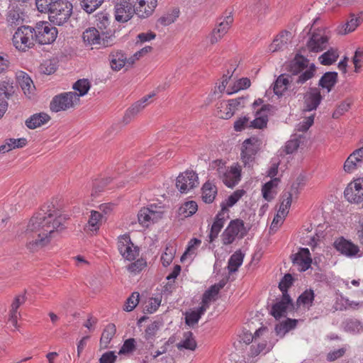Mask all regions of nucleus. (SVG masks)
Returning <instances> with one entry per match:
<instances>
[{
    "instance_id": "1",
    "label": "nucleus",
    "mask_w": 363,
    "mask_h": 363,
    "mask_svg": "<svg viewBox=\"0 0 363 363\" xmlns=\"http://www.w3.org/2000/svg\"><path fill=\"white\" fill-rule=\"evenodd\" d=\"M65 215L54 209V206H44L29 220L27 228L19 236L26 240V247L35 252L49 243L55 232L64 229Z\"/></svg>"
},
{
    "instance_id": "2",
    "label": "nucleus",
    "mask_w": 363,
    "mask_h": 363,
    "mask_svg": "<svg viewBox=\"0 0 363 363\" xmlns=\"http://www.w3.org/2000/svg\"><path fill=\"white\" fill-rule=\"evenodd\" d=\"M315 66L311 64L309 69L306 70L297 77H293L286 74H281L274 83L273 90L276 95L281 96L285 90L295 84H303L310 79L313 78L315 73Z\"/></svg>"
},
{
    "instance_id": "3",
    "label": "nucleus",
    "mask_w": 363,
    "mask_h": 363,
    "mask_svg": "<svg viewBox=\"0 0 363 363\" xmlns=\"http://www.w3.org/2000/svg\"><path fill=\"white\" fill-rule=\"evenodd\" d=\"M96 27H92V45L95 49L107 48L113 45L112 35H108L104 30L108 26V18L106 14L100 13L95 16Z\"/></svg>"
},
{
    "instance_id": "4",
    "label": "nucleus",
    "mask_w": 363,
    "mask_h": 363,
    "mask_svg": "<svg viewBox=\"0 0 363 363\" xmlns=\"http://www.w3.org/2000/svg\"><path fill=\"white\" fill-rule=\"evenodd\" d=\"M72 4L67 0H58L46 12L49 21L54 25L62 26L69 19L72 13Z\"/></svg>"
},
{
    "instance_id": "5",
    "label": "nucleus",
    "mask_w": 363,
    "mask_h": 363,
    "mask_svg": "<svg viewBox=\"0 0 363 363\" xmlns=\"http://www.w3.org/2000/svg\"><path fill=\"white\" fill-rule=\"evenodd\" d=\"M13 43L19 50L26 51L34 45L35 35L30 26L19 27L13 35Z\"/></svg>"
},
{
    "instance_id": "6",
    "label": "nucleus",
    "mask_w": 363,
    "mask_h": 363,
    "mask_svg": "<svg viewBox=\"0 0 363 363\" xmlns=\"http://www.w3.org/2000/svg\"><path fill=\"white\" fill-rule=\"evenodd\" d=\"M33 29L35 40L41 45L53 43L57 35V30L50 23L41 21L36 24Z\"/></svg>"
},
{
    "instance_id": "7",
    "label": "nucleus",
    "mask_w": 363,
    "mask_h": 363,
    "mask_svg": "<svg viewBox=\"0 0 363 363\" xmlns=\"http://www.w3.org/2000/svg\"><path fill=\"white\" fill-rule=\"evenodd\" d=\"M260 140L255 137L246 139L242 144L241 160L246 167H252L255 162V156L259 150Z\"/></svg>"
},
{
    "instance_id": "8",
    "label": "nucleus",
    "mask_w": 363,
    "mask_h": 363,
    "mask_svg": "<svg viewBox=\"0 0 363 363\" xmlns=\"http://www.w3.org/2000/svg\"><path fill=\"white\" fill-rule=\"evenodd\" d=\"M77 103V96L72 91L65 92L52 98L50 108L53 112H59L72 108Z\"/></svg>"
},
{
    "instance_id": "9",
    "label": "nucleus",
    "mask_w": 363,
    "mask_h": 363,
    "mask_svg": "<svg viewBox=\"0 0 363 363\" xmlns=\"http://www.w3.org/2000/svg\"><path fill=\"white\" fill-rule=\"evenodd\" d=\"M329 38L325 30H315L307 41L306 47L310 52H322L328 48Z\"/></svg>"
},
{
    "instance_id": "10",
    "label": "nucleus",
    "mask_w": 363,
    "mask_h": 363,
    "mask_svg": "<svg viewBox=\"0 0 363 363\" xmlns=\"http://www.w3.org/2000/svg\"><path fill=\"white\" fill-rule=\"evenodd\" d=\"M345 199L350 203H359L363 201V178L351 182L344 191Z\"/></svg>"
},
{
    "instance_id": "11",
    "label": "nucleus",
    "mask_w": 363,
    "mask_h": 363,
    "mask_svg": "<svg viewBox=\"0 0 363 363\" xmlns=\"http://www.w3.org/2000/svg\"><path fill=\"white\" fill-rule=\"evenodd\" d=\"M135 6L131 0H116L115 5V19L121 23L129 21L135 13Z\"/></svg>"
},
{
    "instance_id": "12",
    "label": "nucleus",
    "mask_w": 363,
    "mask_h": 363,
    "mask_svg": "<svg viewBox=\"0 0 363 363\" xmlns=\"http://www.w3.org/2000/svg\"><path fill=\"white\" fill-rule=\"evenodd\" d=\"M118 249L121 255L128 260H133L138 255L139 250L131 242L128 235H123L118 238Z\"/></svg>"
},
{
    "instance_id": "13",
    "label": "nucleus",
    "mask_w": 363,
    "mask_h": 363,
    "mask_svg": "<svg viewBox=\"0 0 363 363\" xmlns=\"http://www.w3.org/2000/svg\"><path fill=\"white\" fill-rule=\"evenodd\" d=\"M198 184V176L193 171H186L180 174L176 180V186L181 193H186Z\"/></svg>"
},
{
    "instance_id": "14",
    "label": "nucleus",
    "mask_w": 363,
    "mask_h": 363,
    "mask_svg": "<svg viewBox=\"0 0 363 363\" xmlns=\"http://www.w3.org/2000/svg\"><path fill=\"white\" fill-rule=\"evenodd\" d=\"M162 216L161 207L157 209L156 206L151 204L150 207L143 208L139 211L138 218L141 225L147 226L150 221L156 222L162 218Z\"/></svg>"
},
{
    "instance_id": "15",
    "label": "nucleus",
    "mask_w": 363,
    "mask_h": 363,
    "mask_svg": "<svg viewBox=\"0 0 363 363\" xmlns=\"http://www.w3.org/2000/svg\"><path fill=\"white\" fill-rule=\"evenodd\" d=\"M155 95V93L150 94L132 104V106L126 110L123 118V123L127 125L135 119L138 114L147 106L148 100L152 98Z\"/></svg>"
},
{
    "instance_id": "16",
    "label": "nucleus",
    "mask_w": 363,
    "mask_h": 363,
    "mask_svg": "<svg viewBox=\"0 0 363 363\" xmlns=\"http://www.w3.org/2000/svg\"><path fill=\"white\" fill-rule=\"evenodd\" d=\"M294 309V303L292 299L288 293L282 294L281 299L272 305L270 310V314L277 320L285 316L288 309Z\"/></svg>"
},
{
    "instance_id": "17",
    "label": "nucleus",
    "mask_w": 363,
    "mask_h": 363,
    "mask_svg": "<svg viewBox=\"0 0 363 363\" xmlns=\"http://www.w3.org/2000/svg\"><path fill=\"white\" fill-rule=\"evenodd\" d=\"M97 208L99 210H92V235L96 233L100 227L106 223V215L111 211V208L107 203L101 204Z\"/></svg>"
},
{
    "instance_id": "18",
    "label": "nucleus",
    "mask_w": 363,
    "mask_h": 363,
    "mask_svg": "<svg viewBox=\"0 0 363 363\" xmlns=\"http://www.w3.org/2000/svg\"><path fill=\"white\" fill-rule=\"evenodd\" d=\"M320 91L318 88L311 87L305 94L304 99V111H311L315 110L322 101Z\"/></svg>"
},
{
    "instance_id": "19",
    "label": "nucleus",
    "mask_w": 363,
    "mask_h": 363,
    "mask_svg": "<svg viewBox=\"0 0 363 363\" xmlns=\"http://www.w3.org/2000/svg\"><path fill=\"white\" fill-rule=\"evenodd\" d=\"M25 17L26 13L23 5L13 4L9 7L6 21L10 26L22 24L24 22Z\"/></svg>"
},
{
    "instance_id": "20",
    "label": "nucleus",
    "mask_w": 363,
    "mask_h": 363,
    "mask_svg": "<svg viewBox=\"0 0 363 363\" xmlns=\"http://www.w3.org/2000/svg\"><path fill=\"white\" fill-rule=\"evenodd\" d=\"M294 264L298 267V270L305 272L311 267L312 259L308 248H300L299 251L291 255Z\"/></svg>"
},
{
    "instance_id": "21",
    "label": "nucleus",
    "mask_w": 363,
    "mask_h": 363,
    "mask_svg": "<svg viewBox=\"0 0 363 363\" xmlns=\"http://www.w3.org/2000/svg\"><path fill=\"white\" fill-rule=\"evenodd\" d=\"M334 247L337 251L347 257L354 256L359 251L357 245L342 237L335 241Z\"/></svg>"
},
{
    "instance_id": "22",
    "label": "nucleus",
    "mask_w": 363,
    "mask_h": 363,
    "mask_svg": "<svg viewBox=\"0 0 363 363\" xmlns=\"http://www.w3.org/2000/svg\"><path fill=\"white\" fill-rule=\"evenodd\" d=\"M308 60L303 56L296 54L294 60H292L289 65V72L290 76L293 77H297L303 73L306 70L308 69Z\"/></svg>"
},
{
    "instance_id": "23",
    "label": "nucleus",
    "mask_w": 363,
    "mask_h": 363,
    "mask_svg": "<svg viewBox=\"0 0 363 363\" xmlns=\"http://www.w3.org/2000/svg\"><path fill=\"white\" fill-rule=\"evenodd\" d=\"M157 6V0H140L138 6L135 8V13L140 18H145L152 15Z\"/></svg>"
},
{
    "instance_id": "24",
    "label": "nucleus",
    "mask_w": 363,
    "mask_h": 363,
    "mask_svg": "<svg viewBox=\"0 0 363 363\" xmlns=\"http://www.w3.org/2000/svg\"><path fill=\"white\" fill-rule=\"evenodd\" d=\"M291 35V34L289 31L281 32L269 45V51L274 52L286 48L290 42Z\"/></svg>"
},
{
    "instance_id": "25",
    "label": "nucleus",
    "mask_w": 363,
    "mask_h": 363,
    "mask_svg": "<svg viewBox=\"0 0 363 363\" xmlns=\"http://www.w3.org/2000/svg\"><path fill=\"white\" fill-rule=\"evenodd\" d=\"M220 177L228 187L233 188L240 180V170L236 167L231 168L230 171L225 169Z\"/></svg>"
},
{
    "instance_id": "26",
    "label": "nucleus",
    "mask_w": 363,
    "mask_h": 363,
    "mask_svg": "<svg viewBox=\"0 0 363 363\" xmlns=\"http://www.w3.org/2000/svg\"><path fill=\"white\" fill-rule=\"evenodd\" d=\"M50 116L45 113H35L26 121V125L29 129H35L48 123Z\"/></svg>"
},
{
    "instance_id": "27",
    "label": "nucleus",
    "mask_w": 363,
    "mask_h": 363,
    "mask_svg": "<svg viewBox=\"0 0 363 363\" xmlns=\"http://www.w3.org/2000/svg\"><path fill=\"white\" fill-rule=\"evenodd\" d=\"M109 60L112 69L118 71L125 66L126 55L121 50L113 51L109 55Z\"/></svg>"
},
{
    "instance_id": "28",
    "label": "nucleus",
    "mask_w": 363,
    "mask_h": 363,
    "mask_svg": "<svg viewBox=\"0 0 363 363\" xmlns=\"http://www.w3.org/2000/svg\"><path fill=\"white\" fill-rule=\"evenodd\" d=\"M27 143L28 140L25 138L6 139L5 143L0 146V153H5L16 148H22L25 147Z\"/></svg>"
},
{
    "instance_id": "29",
    "label": "nucleus",
    "mask_w": 363,
    "mask_h": 363,
    "mask_svg": "<svg viewBox=\"0 0 363 363\" xmlns=\"http://www.w3.org/2000/svg\"><path fill=\"white\" fill-rule=\"evenodd\" d=\"M337 82V72H325L319 80L318 85L322 88H325L328 91H330L332 88Z\"/></svg>"
},
{
    "instance_id": "30",
    "label": "nucleus",
    "mask_w": 363,
    "mask_h": 363,
    "mask_svg": "<svg viewBox=\"0 0 363 363\" xmlns=\"http://www.w3.org/2000/svg\"><path fill=\"white\" fill-rule=\"evenodd\" d=\"M362 21V18H359V13L358 16H356L354 14H350L349 19L342 26V30H339V33L345 35L354 31Z\"/></svg>"
},
{
    "instance_id": "31",
    "label": "nucleus",
    "mask_w": 363,
    "mask_h": 363,
    "mask_svg": "<svg viewBox=\"0 0 363 363\" xmlns=\"http://www.w3.org/2000/svg\"><path fill=\"white\" fill-rule=\"evenodd\" d=\"M244 254L240 250L235 251L230 257L228 262V269L229 273H234L238 271L240 266L242 265Z\"/></svg>"
},
{
    "instance_id": "32",
    "label": "nucleus",
    "mask_w": 363,
    "mask_h": 363,
    "mask_svg": "<svg viewBox=\"0 0 363 363\" xmlns=\"http://www.w3.org/2000/svg\"><path fill=\"white\" fill-rule=\"evenodd\" d=\"M217 194V188L209 182H206L202 187V199L206 203H212Z\"/></svg>"
},
{
    "instance_id": "33",
    "label": "nucleus",
    "mask_w": 363,
    "mask_h": 363,
    "mask_svg": "<svg viewBox=\"0 0 363 363\" xmlns=\"http://www.w3.org/2000/svg\"><path fill=\"white\" fill-rule=\"evenodd\" d=\"M271 107L270 105H264L259 111L257 112V116L260 115L259 116H257L255 119L250 121L249 127L253 128H259L262 129L267 126L268 118L267 116H262L261 115L262 111H264L266 110H269Z\"/></svg>"
},
{
    "instance_id": "34",
    "label": "nucleus",
    "mask_w": 363,
    "mask_h": 363,
    "mask_svg": "<svg viewBox=\"0 0 363 363\" xmlns=\"http://www.w3.org/2000/svg\"><path fill=\"white\" fill-rule=\"evenodd\" d=\"M116 333V325L113 323L108 324L104 330L101 339L100 345L101 347L106 348L113 336Z\"/></svg>"
},
{
    "instance_id": "35",
    "label": "nucleus",
    "mask_w": 363,
    "mask_h": 363,
    "mask_svg": "<svg viewBox=\"0 0 363 363\" xmlns=\"http://www.w3.org/2000/svg\"><path fill=\"white\" fill-rule=\"evenodd\" d=\"M90 83L87 79H81L77 80L72 86L73 89L76 91H72L77 96V101H79V97L84 96L90 89Z\"/></svg>"
},
{
    "instance_id": "36",
    "label": "nucleus",
    "mask_w": 363,
    "mask_h": 363,
    "mask_svg": "<svg viewBox=\"0 0 363 363\" xmlns=\"http://www.w3.org/2000/svg\"><path fill=\"white\" fill-rule=\"evenodd\" d=\"M184 340L177 345L179 350L186 349L189 350H195L196 348V342L193 336V333L191 331L184 333Z\"/></svg>"
},
{
    "instance_id": "37",
    "label": "nucleus",
    "mask_w": 363,
    "mask_h": 363,
    "mask_svg": "<svg viewBox=\"0 0 363 363\" xmlns=\"http://www.w3.org/2000/svg\"><path fill=\"white\" fill-rule=\"evenodd\" d=\"M228 228L236 237L240 233V238H242L247 233V230L245 229L244 225V222L240 219L231 220L228 225Z\"/></svg>"
},
{
    "instance_id": "38",
    "label": "nucleus",
    "mask_w": 363,
    "mask_h": 363,
    "mask_svg": "<svg viewBox=\"0 0 363 363\" xmlns=\"http://www.w3.org/2000/svg\"><path fill=\"white\" fill-rule=\"evenodd\" d=\"M111 182V178L97 177L92 181V196L99 195L102 192L105 187Z\"/></svg>"
},
{
    "instance_id": "39",
    "label": "nucleus",
    "mask_w": 363,
    "mask_h": 363,
    "mask_svg": "<svg viewBox=\"0 0 363 363\" xmlns=\"http://www.w3.org/2000/svg\"><path fill=\"white\" fill-rule=\"evenodd\" d=\"M338 57L337 49L331 48L319 57V60L323 65H330L334 63Z\"/></svg>"
},
{
    "instance_id": "40",
    "label": "nucleus",
    "mask_w": 363,
    "mask_h": 363,
    "mask_svg": "<svg viewBox=\"0 0 363 363\" xmlns=\"http://www.w3.org/2000/svg\"><path fill=\"white\" fill-rule=\"evenodd\" d=\"M198 210V205L194 201L185 202L179 208V213L185 218L194 215Z\"/></svg>"
},
{
    "instance_id": "41",
    "label": "nucleus",
    "mask_w": 363,
    "mask_h": 363,
    "mask_svg": "<svg viewBox=\"0 0 363 363\" xmlns=\"http://www.w3.org/2000/svg\"><path fill=\"white\" fill-rule=\"evenodd\" d=\"M18 83L25 94H30L32 93L34 85L32 79L28 74H26L24 72H21L18 76Z\"/></svg>"
},
{
    "instance_id": "42",
    "label": "nucleus",
    "mask_w": 363,
    "mask_h": 363,
    "mask_svg": "<svg viewBox=\"0 0 363 363\" xmlns=\"http://www.w3.org/2000/svg\"><path fill=\"white\" fill-rule=\"evenodd\" d=\"M230 105H231L230 100L223 101L220 103L218 106L220 118L223 119H229L234 115V111Z\"/></svg>"
},
{
    "instance_id": "43",
    "label": "nucleus",
    "mask_w": 363,
    "mask_h": 363,
    "mask_svg": "<svg viewBox=\"0 0 363 363\" xmlns=\"http://www.w3.org/2000/svg\"><path fill=\"white\" fill-rule=\"evenodd\" d=\"M279 182V179L278 178H274L269 182L264 184V185L262 186V195L265 200L270 201L272 199H273L274 196L272 194V189L274 187H276Z\"/></svg>"
},
{
    "instance_id": "44",
    "label": "nucleus",
    "mask_w": 363,
    "mask_h": 363,
    "mask_svg": "<svg viewBox=\"0 0 363 363\" xmlns=\"http://www.w3.org/2000/svg\"><path fill=\"white\" fill-rule=\"evenodd\" d=\"M233 22V18L231 15H229L226 16L223 21L220 22L218 26L214 28L213 30L218 34H220L221 37H223L225 33H227Z\"/></svg>"
},
{
    "instance_id": "45",
    "label": "nucleus",
    "mask_w": 363,
    "mask_h": 363,
    "mask_svg": "<svg viewBox=\"0 0 363 363\" xmlns=\"http://www.w3.org/2000/svg\"><path fill=\"white\" fill-rule=\"evenodd\" d=\"M282 201L281 203L279 212L284 216H286L289 213V208L292 201V195L290 192H283L281 195Z\"/></svg>"
},
{
    "instance_id": "46",
    "label": "nucleus",
    "mask_w": 363,
    "mask_h": 363,
    "mask_svg": "<svg viewBox=\"0 0 363 363\" xmlns=\"http://www.w3.org/2000/svg\"><path fill=\"white\" fill-rule=\"evenodd\" d=\"M179 10L177 8L173 9L171 13H167L160 17L158 21L164 26H167L174 23L179 17Z\"/></svg>"
},
{
    "instance_id": "47",
    "label": "nucleus",
    "mask_w": 363,
    "mask_h": 363,
    "mask_svg": "<svg viewBox=\"0 0 363 363\" xmlns=\"http://www.w3.org/2000/svg\"><path fill=\"white\" fill-rule=\"evenodd\" d=\"M250 79L247 77L241 78L235 82L233 87L228 89L227 94L230 95L241 89H247L250 86Z\"/></svg>"
},
{
    "instance_id": "48",
    "label": "nucleus",
    "mask_w": 363,
    "mask_h": 363,
    "mask_svg": "<svg viewBox=\"0 0 363 363\" xmlns=\"http://www.w3.org/2000/svg\"><path fill=\"white\" fill-rule=\"evenodd\" d=\"M345 328L347 331L354 333H360L363 332V325L357 319H349L345 322Z\"/></svg>"
},
{
    "instance_id": "49",
    "label": "nucleus",
    "mask_w": 363,
    "mask_h": 363,
    "mask_svg": "<svg viewBox=\"0 0 363 363\" xmlns=\"http://www.w3.org/2000/svg\"><path fill=\"white\" fill-rule=\"evenodd\" d=\"M14 93L13 83L9 81H4L0 83V96L2 99H9Z\"/></svg>"
},
{
    "instance_id": "50",
    "label": "nucleus",
    "mask_w": 363,
    "mask_h": 363,
    "mask_svg": "<svg viewBox=\"0 0 363 363\" xmlns=\"http://www.w3.org/2000/svg\"><path fill=\"white\" fill-rule=\"evenodd\" d=\"M314 300V293L313 290H306L302 293L297 299V305L311 306Z\"/></svg>"
},
{
    "instance_id": "51",
    "label": "nucleus",
    "mask_w": 363,
    "mask_h": 363,
    "mask_svg": "<svg viewBox=\"0 0 363 363\" xmlns=\"http://www.w3.org/2000/svg\"><path fill=\"white\" fill-rule=\"evenodd\" d=\"M136 349V342L134 338H128L125 340L123 345L121 347L118 354H127L134 352Z\"/></svg>"
},
{
    "instance_id": "52",
    "label": "nucleus",
    "mask_w": 363,
    "mask_h": 363,
    "mask_svg": "<svg viewBox=\"0 0 363 363\" xmlns=\"http://www.w3.org/2000/svg\"><path fill=\"white\" fill-rule=\"evenodd\" d=\"M245 191L244 190H237L234 191L226 200L221 203L225 208L232 207L244 195Z\"/></svg>"
},
{
    "instance_id": "53",
    "label": "nucleus",
    "mask_w": 363,
    "mask_h": 363,
    "mask_svg": "<svg viewBox=\"0 0 363 363\" xmlns=\"http://www.w3.org/2000/svg\"><path fill=\"white\" fill-rule=\"evenodd\" d=\"M140 294L138 292H133L131 296L126 300L123 310L130 312L132 311L139 303Z\"/></svg>"
},
{
    "instance_id": "54",
    "label": "nucleus",
    "mask_w": 363,
    "mask_h": 363,
    "mask_svg": "<svg viewBox=\"0 0 363 363\" xmlns=\"http://www.w3.org/2000/svg\"><path fill=\"white\" fill-rule=\"evenodd\" d=\"M224 223L223 221L215 219L213 225H211L210 234L208 235L209 242H213L218 238L219 233L223 228Z\"/></svg>"
},
{
    "instance_id": "55",
    "label": "nucleus",
    "mask_w": 363,
    "mask_h": 363,
    "mask_svg": "<svg viewBox=\"0 0 363 363\" xmlns=\"http://www.w3.org/2000/svg\"><path fill=\"white\" fill-rule=\"evenodd\" d=\"M355 154H350L347 157L344 164V170L346 172L350 173L354 170L357 169L358 167H361L362 164L357 161H354L353 157L355 156Z\"/></svg>"
},
{
    "instance_id": "56",
    "label": "nucleus",
    "mask_w": 363,
    "mask_h": 363,
    "mask_svg": "<svg viewBox=\"0 0 363 363\" xmlns=\"http://www.w3.org/2000/svg\"><path fill=\"white\" fill-rule=\"evenodd\" d=\"M294 279L291 274H286L281 279L279 284V288L284 295L285 293H288V289L293 284Z\"/></svg>"
},
{
    "instance_id": "57",
    "label": "nucleus",
    "mask_w": 363,
    "mask_h": 363,
    "mask_svg": "<svg viewBox=\"0 0 363 363\" xmlns=\"http://www.w3.org/2000/svg\"><path fill=\"white\" fill-rule=\"evenodd\" d=\"M175 250L171 247H167L165 249V252L162 254L161 257V262L164 267H167L170 264L172 259H174Z\"/></svg>"
},
{
    "instance_id": "58",
    "label": "nucleus",
    "mask_w": 363,
    "mask_h": 363,
    "mask_svg": "<svg viewBox=\"0 0 363 363\" xmlns=\"http://www.w3.org/2000/svg\"><path fill=\"white\" fill-rule=\"evenodd\" d=\"M218 293L214 289V287L211 286L203 294L202 302L210 305L211 301H214L217 298Z\"/></svg>"
},
{
    "instance_id": "59",
    "label": "nucleus",
    "mask_w": 363,
    "mask_h": 363,
    "mask_svg": "<svg viewBox=\"0 0 363 363\" xmlns=\"http://www.w3.org/2000/svg\"><path fill=\"white\" fill-rule=\"evenodd\" d=\"M354 65V70L356 72H359V69L363 64V48H359L354 52V55L352 59Z\"/></svg>"
},
{
    "instance_id": "60",
    "label": "nucleus",
    "mask_w": 363,
    "mask_h": 363,
    "mask_svg": "<svg viewBox=\"0 0 363 363\" xmlns=\"http://www.w3.org/2000/svg\"><path fill=\"white\" fill-rule=\"evenodd\" d=\"M250 123V118L247 116L239 118L234 123V129L237 132L242 131L245 128L249 127Z\"/></svg>"
},
{
    "instance_id": "61",
    "label": "nucleus",
    "mask_w": 363,
    "mask_h": 363,
    "mask_svg": "<svg viewBox=\"0 0 363 363\" xmlns=\"http://www.w3.org/2000/svg\"><path fill=\"white\" fill-rule=\"evenodd\" d=\"M146 266V262L143 259H138L128 266V270L135 274L140 272Z\"/></svg>"
},
{
    "instance_id": "62",
    "label": "nucleus",
    "mask_w": 363,
    "mask_h": 363,
    "mask_svg": "<svg viewBox=\"0 0 363 363\" xmlns=\"http://www.w3.org/2000/svg\"><path fill=\"white\" fill-rule=\"evenodd\" d=\"M246 99L247 97L245 96H241L237 99H230L231 104L230 106L232 107L234 113H235L236 111H238L245 106Z\"/></svg>"
},
{
    "instance_id": "63",
    "label": "nucleus",
    "mask_w": 363,
    "mask_h": 363,
    "mask_svg": "<svg viewBox=\"0 0 363 363\" xmlns=\"http://www.w3.org/2000/svg\"><path fill=\"white\" fill-rule=\"evenodd\" d=\"M209 168L213 170H216L219 177H221V174H224L226 169L225 163L220 160H214L210 163Z\"/></svg>"
},
{
    "instance_id": "64",
    "label": "nucleus",
    "mask_w": 363,
    "mask_h": 363,
    "mask_svg": "<svg viewBox=\"0 0 363 363\" xmlns=\"http://www.w3.org/2000/svg\"><path fill=\"white\" fill-rule=\"evenodd\" d=\"M235 238L236 236L231 231H230L228 227L221 235L222 242L225 245L232 244L235 240Z\"/></svg>"
}]
</instances>
